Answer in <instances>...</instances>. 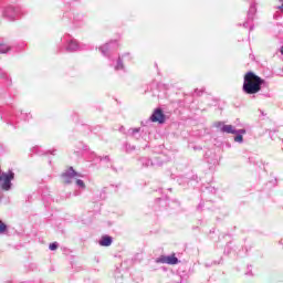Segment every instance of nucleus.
<instances>
[{
  "mask_svg": "<svg viewBox=\"0 0 283 283\" xmlns=\"http://www.w3.org/2000/svg\"><path fill=\"white\" fill-rule=\"evenodd\" d=\"M118 48V42L116 40L111 41L102 46H99V52L103 56H107L108 65L117 72L118 74H125L127 72V61H132L129 53L123 55H114V50Z\"/></svg>",
  "mask_w": 283,
  "mask_h": 283,
  "instance_id": "nucleus-1",
  "label": "nucleus"
},
{
  "mask_svg": "<svg viewBox=\"0 0 283 283\" xmlns=\"http://www.w3.org/2000/svg\"><path fill=\"white\" fill-rule=\"evenodd\" d=\"M264 83L265 81L262 77L256 75L253 71H249L243 77L242 92L249 96H254V94L262 91Z\"/></svg>",
  "mask_w": 283,
  "mask_h": 283,
  "instance_id": "nucleus-2",
  "label": "nucleus"
},
{
  "mask_svg": "<svg viewBox=\"0 0 283 283\" xmlns=\"http://www.w3.org/2000/svg\"><path fill=\"white\" fill-rule=\"evenodd\" d=\"M17 118L20 120H30L32 114L23 112V109H17L14 113H8L6 117L7 125H10L12 129H17Z\"/></svg>",
  "mask_w": 283,
  "mask_h": 283,
  "instance_id": "nucleus-3",
  "label": "nucleus"
},
{
  "mask_svg": "<svg viewBox=\"0 0 283 283\" xmlns=\"http://www.w3.org/2000/svg\"><path fill=\"white\" fill-rule=\"evenodd\" d=\"M23 15V10L21 7L7 6L2 10V17L7 21H17Z\"/></svg>",
  "mask_w": 283,
  "mask_h": 283,
  "instance_id": "nucleus-4",
  "label": "nucleus"
},
{
  "mask_svg": "<svg viewBox=\"0 0 283 283\" xmlns=\"http://www.w3.org/2000/svg\"><path fill=\"white\" fill-rule=\"evenodd\" d=\"M61 42L65 45L66 52H78L81 50V44L78 43V40L72 38L70 34H65Z\"/></svg>",
  "mask_w": 283,
  "mask_h": 283,
  "instance_id": "nucleus-5",
  "label": "nucleus"
},
{
  "mask_svg": "<svg viewBox=\"0 0 283 283\" xmlns=\"http://www.w3.org/2000/svg\"><path fill=\"white\" fill-rule=\"evenodd\" d=\"M12 180H14V171L9 169L7 172H1V190L10 191L12 189Z\"/></svg>",
  "mask_w": 283,
  "mask_h": 283,
  "instance_id": "nucleus-6",
  "label": "nucleus"
},
{
  "mask_svg": "<svg viewBox=\"0 0 283 283\" xmlns=\"http://www.w3.org/2000/svg\"><path fill=\"white\" fill-rule=\"evenodd\" d=\"M61 178L65 185H72L74 178H78V172L74 170V167H70L62 172Z\"/></svg>",
  "mask_w": 283,
  "mask_h": 283,
  "instance_id": "nucleus-7",
  "label": "nucleus"
},
{
  "mask_svg": "<svg viewBox=\"0 0 283 283\" xmlns=\"http://www.w3.org/2000/svg\"><path fill=\"white\" fill-rule=\"evenodd\" d=\"M139 165L143 167H163V160L160 157H155L154 160L147 157H142L139 158Z\"/></svg>",
  "mask_w": 283,
  "mask_h": 283,
  "instance_id": "nucleus-8",
  "label": "nucleus"
},
{
  "mask_svg": "<svg viewBox=\"0 0 283 283\" xmlns=\"http://www.w3.org/2000/svg\"><path fill=\"white\" fill-rule=\"evenodd\" d=\"M14 48H17V43L9 41L7 39H2L1 41V54H13Z\"/></svg>",
  "mask_w": 283,
  "mask_h": 283,
  "instance_id": "nucleus-9",
  "label": "nucleus"
},
{
  "mask_svg": "<svg viewBox=\"0 0 283 283\" xmlns=\"http://www.w3.org/2000/svg\"><path fill=\"white\" fill-rule=\"evenodd\" d=\"M165 118L166 116L163 112V108H156L150 116L151 123H159V125H163V123H165Z\"/></svg>",
  "mask_w": 283,
  "mask_h": 283,
  "instance_id": "nucleus-10",
  "label": "nucleus"
},
{
  "mask_svg": "<svg viewBox=\"0 0 283 283\" xmlns=\"http://www.w3.org/2000/svg\"><path fill=\"white\" fill-rule=\"evenodd\" d=\"M177 182L179 185L184 186L185 185H193V182H198V176L197 175H187L186 177H179L177 179Z\"/></svg>",
  "mask_w": 283,
  "mask_h": 283,
  "instance_id": "nucleus-11",
  "label": "nucleus"
},
{
  "mask_svg": "<svg viewBox=\"0 0 283 283\" xmlns=\"http://www.w3.org/2000/svg\"><path fill=\"white\" fill-rule=\"evenodd\" d=\"M255 6H256L255 2H252L250 4V9L248 11V19L243 23V28H249V23H251V21H253V18L255 17V12H258V8Z\"/></svg>",
  "mask_w": 283,
  "mask_h": 283,
  "instance_id": "nucleus-12",
  "label": "nucleus"
},
{
  "mask_svg": "<svg viewBox=\"0 0 283 283\" xmlns=\"http://www.w3.org/2000/svg\"><path fill=\"white\" fill-rule=\"evenodd\" d=\"M214 126L222 132V134H235V127L232 125H224L222 122L214 124Z\"/></svg>",
  "mask_w": 283,
  "mask_h": 283,
  "instance_id": "nucleus-13",
  "label": "nucleus"
},
{
  "mask_svg": "<svg viewBox=\"0 0 283 283\" xmlns=\"http://www.w3.org/2000/svg\"><path fill=\"white\" fill-rule=\"evenodd\" d=\"M119 132H122L126 136H130L132 138H136V139L140 138V128H129L127 132H125V127L122 126L119 128Z\"/></svg>",
  "mask_w": 283,
  "mask_h": 283,
  "instance_id": "nucleus-14",
  "label": "nucleus"
},
{
  "mask_svg": "<svg viewBox=\"0 0 283 283\" xmlns=\"http://www.w3.org/2000/svg\"><path fill=\"white\" fill-rule=\"evenodd\" d=\"M31 154H36L38 156H48V154H51V156H56V149L53 148L52 150L43 151L41 146H34L31 148Z\"/></svg>",
  "mask_w": 283,
  "mask_h": 283,
  "instance_id": "nucleus-15",
  "label": "nucleus"
},
{
  "mask_svg": "<svg viewBox=\"0 0 283 283\" xmlns=\"http://www.w3.org/2000/svg\"><path fill=\"white\" fill-rule=\"evenodd\" d=\"M1 235H17V230L4 222H1Z\"/></svg>",
  "mask_w": 283,
  "mask_h": 283,
  "instance_id": "nucleus-16",
  "label": "nucleus"
},
{
  "mask_svg": "<svg viewBox=\"0 0 283 283\" xmlns=\"http://www.w3.org/2000/svg\"><path fill=\"white\" fill-rule=\"evenodd\" d=\"M169 201L167 200V196H161L155 200V209H166Z\"/></svg>",
  "mask_w": 283,
  "mask_h": 283,
  "instance_id": "nucleus-17",
  "label": "nucleus"
},
{
  "mask_svg": "<svg viewBox=\"0 0 283 283\" xmlns=\"http://www.w3.org/2000/svg\"><path fill=\"white\" fill-rule=\"evenodd\" d=\"M1 81L3 86L12 87V77H10V75L3 71L1 72Z\"/></svg>",
  "mask_w": 283,
  "mask_h": 283,
  "instance_id": "nucleus-18",
  "label": "nucleus"
},
{
  "mask_svg": "<svg viewBox=\"0 0 283 283\" xmlns=\"http://www.w3.org/2000/svg\"><path fill=\"white\" fill-rule=\"evenodd\" d=\"M112 242H114V239L111 235H103L99 240V247H112Z\"/></svg>",
  "mask_w": 283,
  "mask_h": 283,
  "instance_id": "nucleus-19",
  "label": "nucleus"
},
{
  "mask_svg": "<svg viewBox=\"0 0 283 283\" xmlns=\"http://www.w3.org/2000/svg\"><path fill=\"white\" fill-rule=\"evenodd\" d=\"M114 277L116 283H123V273L120 272V269L115 270Z\"/></svg>",
  "mask_w": 283,
  "mask_h": 283,
  "instance_id": "nucleus-20",
  "label": "nucleus"
},
{
  "mask_svg": "<svg viewBox=\"0 0 283 283\" xmlns=\"http://www.w3.org/2000/svg\"><path fill=\"white\" fill-rule=\"evenodd\" d=\"M25 45H28L25 42L15 43L13 53L23 52V50H25Z\"/></svg>",
  "mask_w": 283,
  "mask_h": 283,
  "instance_id": "nucleus-21",
  "label": "nucleus"
},
{
  "mask_svg": "<svg viewBox=\"0 0 283 283\" xmlns=\"http://www.w3.org/2000/svg\"><path fill=\"white\" fill-rule=\"evenodd\" d=\"M167 261H168V264H171V265L178 264V262H179V260L176 255H168Z\"/></svg>",
  "mask_w": 283,
  "mask_h": 283,
  "instance_id": "nucleus-22",
  "label": "nucleus"
},
{
  "mask_svg": "<svg viewBox=\"0 0 283 283\" xmlns=\"http://www.w3.org/2000/svg\"><path fill=\"white\" fill-rule=\"evenodd\" d=\"M83 19H85V15L77 13L73 17L74 23H83Z\"/></svg>",
  "mask_w": 283,
  "mask_h": 283,
  "instance_id": "nucleus-23",
  "label": "nucleus"
},
{
  "mask_svg": "<svg viewBox=\"0 0 283 283\" xmlns=\"http://www.w3.org/2000/svg\"><path fill=\"white\" fill-rule=\"evenodd\" d=\"M234 143H239V145H242L244 143V137L241 134H234Z\"/></svg>",
  "mask_w": 283,
  "mask_h": 283,
  "instance_id": "nucleus-24",
  "label": "nucleus"
},
{
  "mask_svg": "<svg viewBox=\"0 0 283 283\" xmlns=\"http://www.w3.org/2000/svg\"><path fill=\"white\" fill-rule=\"evenodd\" d=\"M75 185L78 189H85V181H83V179H76Z\"/></svg>",
  "mask_w": 283,
  "mask_h": 283,
  "instance_id": "nucleus-25",
  "label": "nucleus"
},
{
  "mask_svg": "<svg viewBox=\"0 0 283 283\" xmlns=\"http://www.w3.org/2000/svg\"><path fill=\"white\" fill-rule=\"evenodd\" d=\"M136 146H133L132 144H126V151L130 154V151H135Z\"/></svg>",
  "mask_w": 283,
  "mask_h": 283,
  "instance_id": "nucleus-26",
  "label": "nucleus"
},
{
  "mask_svg": "<svg viewBox=\"0 0 283 283\" xmlns=\"http://www.w3.org/2000/svg\"><path fill=\"white\" fill-rule=\"evenodd\" d=\"M157 262H159L160 264H168L167 256L161 255L157 259Z\"/></svg>",
  "mask_w": 283,
  "mask_h": 283,
  "instance_id": "nucleus-27",
  "label": "nucleus"
},
{
  "mask_svg": "<svg viewBox=\"0 0 283 283\" xmlns=\"http://www.w3.org/2000/svg\"><path fill=\"white\" fill-rule=\"evenodd\" d=\"M50 251H56L59 249V243L53 242L49 245Z\"/></svg>",
  "mask_w": 283,
  "mask_h": 283,
  "instance_id": "nucleus-28",
  "label": "nucleus"
},
{
  "mask_svg": "<svg viewBox=\"0 0 283 283\" xmlns=\"http://www.w3.org/2000/svg\"><path fill=\"white\" fill-rule=\"evenodd\" d=\"M234 134H240L241 136H243V134H247V129H244V128L235 129Z\"/></svg>",
  "mask_w": 283,
  "mask_h": 283,
  "instance_id": "nucleus-29",
  "label": "nucleus"
},
{
  "mask_svg": "<svg viewBox=\"0 0 283 283\" xmlns=\"http://www.w3.org/2000/svg\"><path fill=\"white\" fill-rule=\"evenodd\" d=\"M101 163H109V156L99 157Z\"/></svg>",
  "mask_w": 283,
  "mask_h": 283,
  "instance_id": "nucleus-30",
  "label": "nucleus"
},
{
  "mask_svg": "<svg viewBox=\"0 0 283 283\" xmlns=\"http://www.w3.org/2000/svg\"><path fill=\"white\" fill-rule=\"evenodd\" d=\"M224 253H226L227 255H229V253H231V247H230L229 244L226 247Z\"/></svg>",
  "mask_w": 283,
  "mask_h": 283,
  "instance_id": "nucleus-31",
  "label": "nucleus"
},
{
  "mask_svg": "<svg viewBox=\"0 0 283 283\" xmlns=\"http://www.w3.org/2000/svg\"><path fill=\"white\" fill-rule=\"evenodd\" d=\"M205 208V202H200L197 207L198 211H201V209Z\"/></svg>",
  "mask_w": 283,
  "mask_h": 283,
  "instance_id": "nucleus-32",
  "label": "nucleus"
},
{
  "mask_svg": "<svg viewBox=\"0 0 283 283\" xmlns=\"http://www.w3.org/2000/svg\"><path fill=\"white\" fill-rule=\"evenodd\" d=\"M207 189H208V191H211L212 193H216V188L209 187Z\"/></svg>",
  "mask_w": 283,
  "mask_h": 283,
  "instance_id": "nucleus-33",
  "label": "nucleus"
},
{
  "mask_svg": "<svg viewBox=\"0 0 283 283\" xmlns=\"http://www.w3.org/2000/svg\"><path fill=\"white\" fill-rule=\"evenodd\" d=\"M280 53H281L282 56H283V45H282L281 49H280Z\"/></svg>",
  "mask_w": 283,
  "mask_h": 283,
  "instance_id": "nucleus-34",
  "label": "nucleus"
},
{
  "mask_svg": "<svg viewBox=\"0 0 283 283\" xmlns=\"http://www.w3.org/2000/svg\"><path fill=\"white\" fill-rule=\"evenodd\" d=\"M264 96H265L266 98H269V97L271 96V94L265 93Z\"/></svg>",
  "mask_w": 283,
  "mask_h": 283,
  "instance_id": "nucleus-35",
  "label": "nucleus"
},
{
  "mask_svg": "<svg viewBox=\"0 0 283 283\" xmlns=\"http://www.w3.org/2000/svg\"><path fill=\"white\" fill-rule=\"evenodd\" d=\"M253 28H254L253 25H250V32H253Z\"/></svg>",
  "mask_w": 283,
  "mask_h": 283,
  "instance_id": "nucleus-36",
  "label": "nucleus"
},
{
  "mask_svg": "<svg viewBox=\"0 0 283 283\" xmlns=\"http://www.w3.org/2000/svg\"><path fill=\"white\" fill-rule=\"evenodd\" d=\"M245 275H253V272H248L245 273Z\"/></svg>",
  "mask_w": 283,
  "mask_h": 283,
  "instance_id": "nucleus-37",
  "label": "nucleus"
},
{
  "mask_svg": "<svg viewBox=\"0 0 283 283\" xmlns=\"http://www.w3.org/2000/svg\"><path fill=\"white\" fill-rule=\"evenodd\" d=\"M82 149H87V146H83Z\"/></svg>",
  "mask_w": 283,
  "mask_h": 283,
  "instance_id": "nucleus-38",
  "label": "nucleus"
},
{
  "mask_svg": "<svg viewBox=\"0 0 283 283\" xmlns=\"http://www.w3.org/2000/svg\"><path fill=\"white\" fill-rule=\"evenodd\" d=\"M270 136H273V132H270Z\"/></svg>",
  "mask_w": 283,
  "mask_h": 283,
  "instance_id": "nucleus-39",
  "label": "nucleus"
},
{
  "mask_svg": "<svg viewBox=\"0 0 283 283\" xmlns=\"http://www.w3.org/2000/svg\"><path fill=\"white\" fill-rule=\"evenodd\" d=\"M270 138H272V140H273V135H271Z\"/></svg>",
  "mask_w": 283,
  "mask_h": 283,
  "instance_id": "nucleus-40",
  "label": "nucleus"
},
{
  "mask_svg": "<svg viewBox=\"0 0 283 283\" xmlns=\"http://www.w3.org/2000/svg\"><path fill=\"white\" fill-rule=\"evenodd\" d=\"M279 244H283V242H282V241H280V242H279Z\"/></svg>",
  "mask_w": 283,
  "mask_h": 283,
  "instance_id": "nucleus-41",
  "label": "nucleus"
},
{
  "mask_svg": "<svg viewBox=\"0 0 283 283\" xmlns=\"http://www.w3.org/2000/svg\"><path fill=\"white\" fill-rule=\"evenodd\" d=\"M176 283H182V280H180V282H176Z\"/></svg>",
  "mask_w": 283,
  "mask_h": 283,
  "instance_id": "nucleus-42",
  "label": "nucleus"
}]
</instances>
